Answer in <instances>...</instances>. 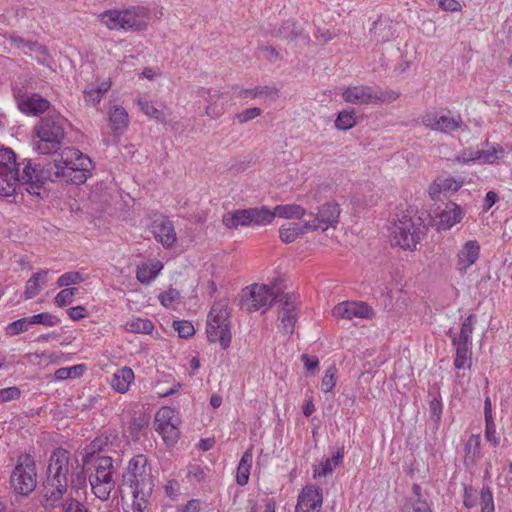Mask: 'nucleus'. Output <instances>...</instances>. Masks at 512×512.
Instances as JSON below:
<instances>
[{"label": "nucleus", "instance_id": "obj_1", "mask_svg": "<svg viewBox=\"0 0 512 512\" xmlns=\"http://www.w3.org/2000/svg\"><path fill=\"white\" fill-rule=\"evenodd\" d=\"M94 168L92 160L79 149L66 147L54 156L52 161L46 163H32L27 160L24 166V179L32 182V192L35 196H47L44 185L46 181L66 183L73 185L84 184Z\"/></svg>", "mask_w": 512, "mask_h": 512}, {"label": "nucleus", "instance_id": "obj_2", "mask_svg": "<svg viewBox=\"0 0 512 512\" xmlns=\"http://www.w3.org/2000/svg\"><path fill=\"white\" fill-rule=\"evenodd\" d=\"M74 459L65 448H55L49 459L46 476L42 484V500L45 507H60L69 488V475Z\"/></svg>", "mask_w": 512, "mask_h": 512}, {"label": "nucleus", "instance_id": "obj_3", "mask_svg": "<svg viewBox=\"0 0 512 512\" xmlns=\"http://www.w3.org/2000/svg\"><path fill=\"white\" fill-rule=\"evenodd\" d=\"M122 485L129 490L133 498L125 512H144L154 489L151 467L145 455H136L129 461L127 471L123 474Z\"/></svg>", "mask_w": 512, "mask_h": 512}, {"label": "nucleus", "instance_id": "obj_4", "mask_svg": "<svg viewBox=\"0 0 512 512\" xmlns=\"http://www.w3.org/2000/svg\"><path fill=\"white\" fill-rule=\"evenodd\" d=\"M68 121L55 109L42 117L34 127L38 141L34 149L40 154H55L65 138Z\"/></svg>", "mask_w": 512, "mask_h": 512}, {"label": "nucleus", "instance_id": "obj_5", "mask_svg": "<svg viewBox=\"0 0 512 512\" xmlns=\"http://www.w3.org/2000/svg\"><path fill=\"white\" fill-rule=\"evenodd\" d=\"M35 177L30 181L24 179V169L22 174H19L18 164L16 162V155L10 148L0 150V196H11L17 188V185H25L26 191L35 195L32 192V182Z\"/></svg>", "mask_w": 512, "mask_h": 512}, {"label": "nucleus", "instance_id": "obj_6", "mask_svg": "<svg viewBox=\"0 0 512 512\" xmlns=\"http://www.w3.org/2000/svg\"><path fill=\"white\" fill-rule=\"evenodd\" d=\"M37 486L36 463L30 454H22L10 475V488L20 496H29Z\"/></svg>", "mask_w": 512, "mask_h": 512}, {"label": "nucleus", "instance_id": "obj_7", "mask_svg": "<svg viewBox=\"0 0 512 512\" xmlns=\"http://www.w3.org/2000/svg\"><path fill=\"white\" fill-rule=\"evenodd\" d=\"M285 294L281 280H275L272 285L253 284L246 288L243 306L250 312L268 308L275 302H282Z\"/></svg>", "mask_w": 512, "mask_h": 512}, {"label": "nucleus", "instance_id": "obj_8", "mask_svg": "<svg viewBox=\"0 0 512 512\" xmlns=\"http://www.w3.org/2000/svg\"><path fill=\"white\" fill-rule=\"evenodd\" d=\"M230 313L225 304L212 306L207 320V338L209 342H219L222 349L226 350L231 344Z\"/></svg>", "mask_w": 512, "mask_h": 512}, {"label": "nucleus", "instance_id": "obj_9", "mask_svg": "<svg viewBox=\"0 0 512 512\" xmlns=\"http://www.w3.org/2000/svg\"><path fill=\"white\" fill-rule=\"evenodd\" d=\"M424 226L420 217L403 214L391 229V244L403 249H414L423 235Z\"/></svg>", "mask_w": 512, "mask_h": 512}, {"label": "nucleus", "instance_id": "obj_10", "mask_svg": "<svg viewBox=\"0 0 512 512\" xmlns=\"http://www.w3.org/2000/svg\"><path fill=\"white\" fill-rule=\"evenodd\" d=\"M422 124L439 133L452 134L463 126V119L460 114L450 115L438 111L427 112L422 116Z\"/></svg>", "mask_w": 512, "mask_h": 512}, {"label": "nucleus", "instance_id": "obj_11", "mask_svg": "<svg viewBox=\"0 0 512 512\" xmlns=\"http://www.w3.org/2000/svg\"><path fill=\"white\" fill-rule=\"evenodd\" d=\"M332 314L336 318L347 320L353 318L371 319L374 316V311L365 302L344 301L333 308Z\"/></svg>", "mask_w": 512, "mask_h": 512}, {"label": "nucleus", "instance_id": "obj_12", "mask_svg": "<svg viewBox=\"0 0 512 512\" xmlns=\"http://www.w3.org/2000/svg\"><path fill=\"white\" fill-rule=\"evenodd\" d=\"M16 101L19 110L26 115L38 116L51 111V103L38 93L18 95Z\"/></svg>", "mask_w": 512, "mask_h": 512}, {"label": "nucleus", "instance_id": "obj_13", "mask_svg": "<svg viewBox=\"0 0 512 512\" xmlns=\"http://www.w3.org/2000/svg\"><path fill=\"white\" fill-rule=\"evenodd\" d=\"M340 212L341 211L337 203H326L321 206L316 215L309 213L308 216L310 219L308 221L316 225L317 230L321 229L322 231H325L330 226L335 227L338 223Z\"/></svg>", "mask_w": 512, "mask_h": 512}, {"label": "nucleus", "instance_id": "obj_14", "mask_svg": "<svg viewBox=\"0 0 512 512\" xmlns=\"http://www.w3.org/2000/svg\"><path fill=\"white\" fill-rule=\"evenodd\" d=\"M123 11V29L141 31L147 27L149 9L144 6H133Z\"/></svg>", "mask_w": 512, "mask_h": 512}, {"label": "nucleus", "instance_id": "obj_15", "mask_svg": "<svg viewBox=\"0 0 512 512\" xmlns=\"http://www.w3.org/2000/svg\"><path fill=\"white\" fill-rule=\"evenodd\" d=\"M342 97L345 102L351 104H375V87L366 85L349 86L343 91Z\"/></svg>", "mask_w": 512, "mask_h": 512}, {"label": "nucleus", "instance_id": "obj_16", "mask_svg": "<svg viewBox=\"0 0 512 512\" xmlns=\"http://www.w3.org/2000/svg\"><path fill=\"white\" fill-rule=\"evenodd\" d=\"M448 335L451 338L452 345L456 349V355L454 359V366L456 369H464L471 367V355H472V341L470 340H462L457 338L456 334L452 332L450 329L448 331Z\"/></svg>", "mask_w": 512, "mask_h": 512}, {"label": "nucleus", "instance_id": "obj_17", "mask_svg": "<svg viewBox=\"0 0 512 512\" xmlns=\"http://www.w3.org/2000/svg\"><path fill=\"white\" fill-rule=\"evenodd\" d=\"M152 233L164 247H171L177 239L173 223L169 219L155 220L152 223Z\"/></svg>", "mask_w": 512, "mask_h": 512}, {"label": "nucleus", "instance_id": "obj_18", "mask_svg": "<svg viewBox=\"0 0 512 512\" xmlns=\"http://www.w3.org/2000/svg\"><path fill=\"white\" fill-rule=\"evenodd\" d=\"M479 254V243L476 240L467 241L458 253L457 269L459 272L465 274L467 269L478 260Z\"/></svg>", "mask_w": 512, "mask_h": 512}, {"label": "nucleus", "instance_id": "obj_19", "mask_svg": "<svg viewBox=\"0 0 512 512\" xmlns=\"http://www.w3.org/2000/svg\"><path fill=\"white\" fill-rule=\"evenodd\" d=\"M308 230H317V226L308 220L300 222H292L287 226L283 225L279 229V237L284 243H292L300 236L304 235Z\"/></svg>", "mask_w": 512, "mask_h": 512}, {"label": "nucleus", "instance_id": "obj_20", "mask_svg": "<svg viewBox=\"0 0 512 512\" xmlns=\"http://www.w3.org/2000/svg\"><path fill=\"white\" fill-rule=\"evenodd\" d=\"M463 181L451 176L437 177L429 187V195L433 200L439 199L440 194L447 195L458 191L463 186Z\"/></svg>", "mask_w": 512, "mask_h": 512}, {"label": "nucleus", "instance_id": "obj_21", "mask_svg": "<svg viewBox=\"0 0 512 512\" xmlns=\"http://www.w3.org/2000/svg\"><path fill=\"white\" fill-rule=\"evenodd\" d=\"M463 217L461 207L453 202L448 203L438 214L437 229L449 230L455 224L459 223Z\"/></svg>", "mask_w": 512, "mask_h": 512}, {"label": "nucleus", "instance_id": "obj_22", "mask_svg": "<svg viewBox=\"0 0 512 512\" xmlns=\"http://www.w3.org/2000/svg\"><path fill=\"white\" fill-rule=\"evenodd\" d=\"M273 34L276 37L291 41L301 39L305 43L310 42L309 34L306 33L302 27H299L296 21L292 19L284 21L282 25L277 30H275Z\"/></svg>", "mask_w": 512, "mask_h": 512}, {"label": "nucleus", "instance_id": "obj_23", "mask_svg": "<svg viewBox=\"0 0 512 512\" xmlns=\"http://www.w3.org/2000/svg\"><path fill=\"white\" fill-rule=\"evenodd\" d=\"M282 303V316L281 323L282 329L286 334L291 335L294 332L295 324L297 322V308L295 303L292 301V297L289 294L283 295Z\"/></svg>", "mask_w": 512, "mask_h": 512}, {"label": "nucleus", "instance_id": "obj_24", "mask_svg": "<svg viewBox=\"0 0 512 512\" xmlns=\"http://www.w3.org/2000/svg\"><path fill=\"white\" fill-rule=\"evenodd\" d=\"M95 474L90 475L89 479L101 480L109 484V480H113V459L108 455H98L94 462Z\"/></svg>", "mask_w": 512, "mask_h": 512}, {"label": "nucleus", "instance_id": "obj_25", "mask_svg": "<svg viewBox=\"0 0 512 512\" xmlns=\"http://www.w3.org/2000/svg\"><path fill=\"white\" fill-rule=\"evenodd\" d=\"M298 503L311 511L320 508L323 503L322 489L317 486H306L298 496Z\"/></svg>", "mask_w": 512, "mask_h": 512}, {"label": "nucleus", "instance_id": "obj_26", "mask_svg": "<svg viewBox=\"0 0 512 512\" xmlns=\"http://www.w3.org/2000/svg\"><path fill=\"white\" fill-rule=\"evenodd\" d=\"M108 118L115 135H121L125 132L128 127L129 118L128 113L123 107L113 106L108 113Z\"/></svg>", "mask_w": 512, "mask_h": 512}, {"label": "nucleus", "instance_id": "obj_27", "mask_svg": "<svg viewBox=\"0 0 512 512\" xmlns=\"http://www.w3.org/2000/svg\"><path fill=\"white\" fill-rule=\"evenodd\" d=\"M223 225L228 229H237L239 226L251 225L250 209H237L228 212L222 217Z\"/></svg>", "mask_w": 512, "mask_h": 512}, {"label": "nucleus", "instance_id": "obj_28", "mask_svg": "<svg viewBox=\"0 0 512 512\" xmlns=\"http://www.w3.org/2000/svg\"><path fill=\"white\" fill-rule=\"evenodd\" d=\"M134 380V372L130 367L118 369L111 380L112 388L121 394L129 390L130 384Z\"/></svg>", "mask_w": 512, "mask_h": 512}, {"label": "nucleus", "instance_id": "obj_29", "mask_svg": "<svg viewBox=\"0 0 512 512\" xmlns=\"http://www.w3.org/2000/svg\"><path fill=\"white\" fill-rule=\"evenodd\" d=\"M163 264L160 261L142 263L137 266L136 278L142 284H150L160 273Z\"/></svg>", "mask_w": 512, "mask_h": 512}, {"label": "nucleus", "instance_id": "obj_30", "mask_svg": "<svg viewBox=\"0 0 512 512\" xmlns=\"http://www.w3.org/2000/svg\"><path fill=\"white\" fill-rule=\"evenodd\" d=\"M110 444L108 443V438L105 437H97L95 438L85 449L83 462L84 465H91L94 462V459L98 457V455H102V452L108 451Z\"/></svg>", "mask_w": 512, "mask_h": 512}, {"label": "nucleus", "instance_id": "obj_31", "mask_svg": "<svg viewBox=\"0 0 512 512\" xmlns=\"http://www.w3.org/2000/svg\"><path fill=\"white\" fill-rule=\"evenodd\" d=\"M344 446H341L330 458L321 461L319 469L314 470V477H325L331 474L334 468L338 467L344 458Z\"/></svg>", "mask_w": 512, "mask_h": 512}, {"label": "nucleus", "instance_id": "obj_32", "mask_svg": "<svg viewBox=\"0 0 512 512\" xmlns=\"http://www.w3.org/2000/svg\"><path fill=\"white\" fill-rule=\"evenodd\" d=\"M88 465L82 464L79 465L78 459L74 458L73 468L71 469L69 475V484L72 490H75L77 493L80 490L86 489L87 486V476H86V467Z\"/></svg>", "mask_w": 512, "mask_h": 512}, {"label": "nucleus", "instance_id": "obj_33", "mask_svg": "<svg viewBox=\"0 0 512 512\" xmlns=\"http://www.w3.org/2000/svg\"><path fill=\"white\" fill-rule=\"evenodd\" d=\"M253 462L252 447L248 448L242 455L237 467L236 482L245 486L249 481L250 469Z\"/></svg>", "mask_w": 512, "mask_h": 512}, {"label": "nucleus", "instance_id": "obj_34", "mask_svg": "<svg viewBox=\"0 0 512 512\" xmlns=\"http://www.w3.org/2000/svg\"><path fill=\"white\" fill-rule=\"evenodd\" d=\"M123 11L110 9L99 14V21L110 30L123 29Z\"/></svg>", "mask_w": 512, "mask_h": 512}, {"label": "nucleus", "instance_id": "obj_35", "mask_svg": "<svg viewBox=\"0 0 512 512\" xmlns=\"http://www.w3.org/2000/svg\"><path fill=\"white\" fill-rule=\"evenodd\" d=\"M250 209L251 225L265 226L270 224L274 218L275 213L265 206L252 207Z\"/></svg>", "mask_w": 512, "mask_h": 512}, {"label": "nucleus", "instance_id": "obj_36", "mask_svg": "<svg viewBox=\"0 0 512 512\" xmlns=\"http://www.w3.org/2000/svg\"><path fill=\"white\" fill-rule=\"evenodd\" d=\"M28 52L34 53L36 61L47 67H51L52 64V57L48 52V49L43 44L37 42V41H31L27 44V50H25V53Z\"/></svg>", "mask_w": 512, "mask_h": 512}, {"label": "nucleus", "instance_id": "obj_37", "mask_svg": "<svg viewBox=\"0 0 512 512\" xmlns=\"http://www.w3.org/2000/svg\"><path fill=\"white\" fill-rule=\"evenodd\" d=\"M273 211L275 217L286 219H301L306 215L305 209L298 204L277 205Z\"/></svg>", "mask_w": 512, "mask_h": 512}, {"label": "nucleus", "instance_id": "obj_38", "mask_svg": "<svg viewBox=\"0 0 512 512\" xmlns=\"http://www.w3.org/2000/svg\"><path fill=\"white\" fill-rule=\"evenodd\" d=\"M504 155V149L497 144L486 150H476L474 158L481 160L483 163L494 164Z\"/></svg>", "mask_w": 512, "mask_h": 512}, {"label": "nucleus", "instance_id": "obj_39", "mask_svg": "<svg viewBox=\"0 0 512 512\" xmlns=\"http://www.w3.org/2000/svg\"><path fill=\"white\" fill-rule=\"evenodd\" d=\"M92 491L94 495L101 501H107L110 497L111 491L115 487L114 480H109V484L104 483L101 480L89 479Z\"/></svg>", "mask_w": 512, "mask_h": 512}, {"label": "nucleus", "instance_id": "obj_40", "mask_svg": "<svg viewBox=\"0 0 512 512\" xmlns=\"http://www.w3.org/2000/svg\"><path fill=\"white\" fill-rule=\"evenodd\" d=\"M125 328L132 333L151 334L154 325L149 319L133 318L126 322Z\"/></svg>", "mask_w": 512, "mask_h": 512}, {"label": "nucleus", "instance_id": "obj_41", "mask_svg": "<svg viewBox=\"0 0 512 512\" xmlns=\"http://www.w3.org/2000/svg\"><path fill=\"white\" fill-rule=\"evenodd\" d=\"M47 275V271L42 270L34 273L26 283L24 296L25 299H31L38 295L41 291L40 281Z\"/></svg>", "mask_w": 512, "mask_h": 512}, {"label": "nucleus", "instance_id": "obj_42", "mask_svg": "<svg viewBox=\"0 0 512 512\" xmlns=\"http://www.w3.org/2000/svg\"><path fill=\"white\" fill-rule=\"evenodd\" d=\"M155 430L162 436L167 445H174L180 436V430L177 427L176 421L163 427H155Z\"/></svg>", "mask_w": 512, "mask_h": 512}, {"label": "nucleus", "instance_id": "obj_43", "mask_svg": "<svg viewBox=\"0 0 512 512\" xmlns=\"http://www.w3.org/2000/svg\"><path fill=\"white\" fill-rule=\"evenodd\" d=\"M149 426V417L145 414H141L138 417H134L128 427L129 433L134 440L139 439L143 432Z\"/></svg>", "mask_w": 512, "mask_h": 512}, {"label": "nucleus", "instance_id": "obj_44", "mask_svg": "<svg viewBox=\"0 0 512 512\" xmlns=\"http://www.w3.org/2000/svg\"><path fill=\"white\" fill-rule=\"evenodd\" d=\"M465 457L475 462L481 456V439L479 435L472 434L465 444Z\"/></svg>", "mask_w": 512, "mask_h": 512}, {"label": "nucleus", "instance_id": "obj_45", "mask_svg": "<svg viewBox=\"0 0 512 512\" xmlns=\"http://www.w3.org/2000/svg\"><path fill=\"white\" fill-rule=\"evenodd\" d=\"M277 94H278V90L274 87L257 86L255 88H250V89H241L238 92V97L254 99V98H257L262 95L268 96V95H277Z\"/></svg>", "mask_w": 512, "mask_h": 512}, {"label": "nucleus", "instance_id": "obj_46", "mask_svg": "<svg viewBox=\"0 0 512 512\" xmlns=\"http://www.w3.org/2000/svg\"><path fill=\"white\" fill-rule=\"evenodd\" d=\"M356 125V118L353 110L340 111L335 120V127L339 130H348Z\"/></svg>", "mask_w": 512, "mask_h": 512}, {"label": "nucleus", "instance_id": "obj_47", "mask_svg": "<svg viewBox=\"0 0 512 512\" xmlns=\"http://www.w3.org/2000/svg\"><path fill=\"white\" fill-rule=\"evenodd\" d=\"M138 105L140 110L150 118L157 120L158 122H165L166 116L163 111L157 109L152 103L149 101L140 98L138 100Z\"/></svg>", "mask_w": 512, "mask_h": 512}, {"label": "nucleus", "instance_id": "obj_48", "mask_svg": "<svg viewBox=\"0 0 512 512\" xmlns=\"http://www.w3.org/2000/svg\"><path fill=\"white\" fill-rule=\"evenodd\" d=\"M32 325L29 317L20 318L16 321L11 322L6 327V334L9 336H16L20 333L26 332Z\"/></svg>", "mask_w": 512, "mask_h": 512}, {"label": "nucleus", "instance_id": "obj_49", "mask_svg": "<svg viewBox=\"0 0 512 512\" xmlns=\"http://www.w3.org/2000/svg\"><path fill=\"white\" fill-rule=\"evenodd\" d=\"M84 281V277L78 271H70L62 274L57 280L58 287L69 288L70 285L79 284Z\"/></svg>", "mask_w": 512, "mask_h": 512}, {"label": "nucleus", "instance_id": "obj_50", "mask_svg": "<svg viewBox=\"0 0 512 512\" xmlns=\"http://www.w3.org/2000/svg\"><path fill=\"white\" fill-rule=\"evenodd\" d=\"M30 322L33 324H42L44 326L53 327L60 323V319L48 312L35 314L29 317Z\"/></svg>", "mask_w": 512, "mask_h": 512}, {"label": "nucleus", "instance_id": "obj_51", "mask_svg": "<svg viewBox=\"0 0 512 512\" xmlns=\"http://www.w3.org/2000/svg\"><path fill=\"white\" fill-rule=\"evenodd\" d=\"M481 512H494L493 493L488 486H483L480 495Z\"/></svg>", "mask_w": 512, "mask_h": 512}, {"label": "nucleus", "instance_id": "obj_52", "mask_svg": "<svg viewBox=\"0 0 512 512\" xmlns=\"http://www.w3.org/2000/svg\"><path fill=\"white\" fill-rule=\"evenodd\" d=\"M78 293V288L62 289L55 297L54 302L58 307L69 305L73 301V297Z\"/></svg>", "mask_w": 512, "mask_h": 512}, {"label": "nucleus", "instance_id": "obj_53", "mask_svg": "<svg viewBox=\"0 0 512 512\" xmlns=\"http://www.w3.org/2000/svg\"><path fill=\"white\" fill-rule=\"evenodd\" d=\"M174 410L169 407L161 408L155 415V427H163L174 422Z\"/></svg>", "mask_w": 512, "mask_h": 512}, {"label": "nucleus", "instance_id": "obj_54", "mask_svg": "<svg viewBox=\"0 0 512 512\" xmlns=\"http://www.w3.org/2000/svg\"><path fill=\"white\" fill-rule=\"evenodd\" d=\"M174 330L178 332L179 337L189 338L194 335L195 329L191 322L186 320H175L172 324Z\"/></svg>", "mask_w": 512, "mask_h": 512}, {"label": "nucleus", "instance_id": "obj_55", "mask_svg": "<svg viewBox=\"0 0 512 512\" xmlns=\"http://www.w3.org/2000/svg\"><path fill=\"white\" fill-rule=\"evenodd\" d=\"M484 437L487 442H489L492 446L496 447L500 443V437L497 436L496 433V424L494 419H486L485 420V432Z\"/></svg>", "mask_w": 512, "mask_h": 512}, {"label": "nucleus", "instance_id": "obj_56", "mask_svg": "<svg viewBox=\"0 0 512 512\" xmlns=\"http://www.w3.org/2000/svg\"><path fill=\"white\" fill-rule=\"evenodd\" d=\"M476 321V316L474 314H470L465 320L462 322L460 333L457 338L462 340H470L472 341V333H473V324Z\"/></svg>", "mask_w": 512, "mask_h": 512}, {"label": "nucleus", "instance_id": "obj_57", "mask_svg": "<svg viewBox=\"0 0 512 512\" xmlns=\"http://www.w3.org/2000/svg\"><path fill=\"white\" fill-rule=\"evenodd\" d=\"M375 104L376 103H391L399 98L400 93L394 90H382L379 87H375Z\"/></svg>", "mask_w": 512, "mask_h": 512}, {"label": "nucleus", "instance_id": "obj_58", "mask_svg": "<svg viewBox=\"0 0 512 512\" xmlns=\"http://www.w3.org/2000/svg\"><path fill=\"white\" fill-rule=\"evenodd\" d=\"M335 374V367H330L327 369L321 381V389L323 392L328 393L333 390L336 384Z\"/></svg>", "mask_w": 512, "mask_h": 512}, {"label": "nucleus", "instance_id": "obj_59", "mask_svg": "<svg viewBox=\"0 0 512 512\" xmlns=\"http://www.w3.org/2000/svg\"><path fill=\"white\" fill-rule=\"evenodd\" d=\"M179 298L180 293L177 289L174 288H169L167 291L160 293L158 296L160 303L166 308L171 307L172 304Z\"/></svg>", "mask_w": 512, "mask_h": 512}, {"label": "nucleus", "instance_id": "obj_60", "mask_svg": "<svg viewBox=\"0 0 512 512\" xmlns=\"http://www.w3.org/2000/svg\"><path fill=\"white\" fill-rule=\"evenodd\" d=\"M63 512H91L89 511L84 504L74 498H68L66 500H62Z\"/></svg>", "mask_w": 512, "mask_h": 512}, {"label": "nucleus", "instance_id": "obj_61", "mask_svg": "<svg viewBox=\"0 0 512 512\" xmlns=\"http://www.w3.org/2000/svg\"><path fill=\"white\" fill-rule=\"evenodd\" d=\"M262 113V110L258 107H252L243 110L240 113H237L235 115V118L238 120L240 124H244L250 120L255 119L256 117L260 116Z\"/></svg>", "mask_w": 512, "mask_h": 512}, {"label": "nucleus", "instance_id": "obj_62", "mask_svg": "<svg viewBox=\"0 0 512 512\" xmlns=\"http://www.w3.org/2000/svg\"><path fill=\"white\" fill-rule=\"evenodd\" d=\"M21 396V391L18 387L12 386L0 389V403L17 400Z\"/></svg>", "mask_w": 512, "mask_h": 512}, {"label": "nucleus", "instance_id": "obj_63", "mask_svg": "<svg viewBox=\"0 0 512 512\" xmlns=\"http://www.w3.org/2000/svg\"><path fill=\"white\" fill-rule=\"evenodd\" d=\"M432 420L438 424L442 415V402L440 398L434 397L429 403Z\"/></svg>", "mask_w": 512, "mask_h": 512}, {"label": "nucleus", "instance_id": "obj_64", "mask_svg": "<svg viewBox=\"0 0 512 512\" xmlns=\"http://www.w3.org/2000/svg\"><path fill=\"white\" fill-rule=\"evenodd\" d=\"M102 95L94 87L84 91V100L88 105L96 106L100 103Z\"/></svg>", "mask_w": 512, "mask_h": 512}]
</instances>
